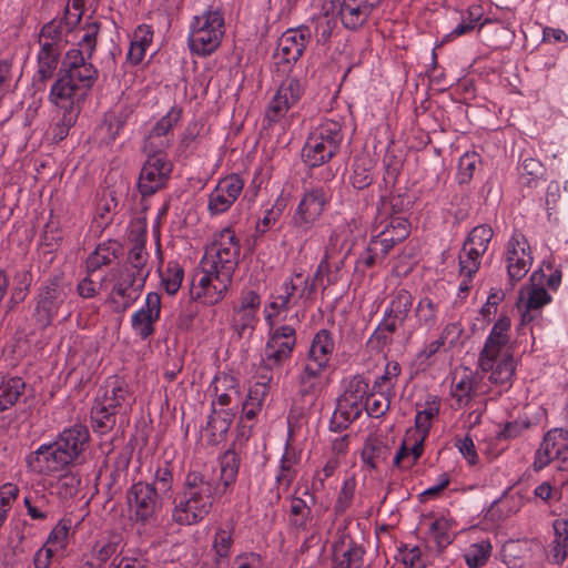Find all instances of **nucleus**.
<instances>
[{"label":"nucleus","mask_w":568,"mask_h":568,"mask_svg":"<svg viewBox=\"0 0 568 568\" xmlns=\"http://www.w3.org/2000/svg\"><path fill=\"white\" fill-rule=\"evenodd\" d=\"M295 343L293 327L284 325L275 328L265 347V359L272 365L282 364L291 356Z\"/></svg>","instance_id":"nucleus-21"},{"label":"nucleus","mask_w":568,"mask_h":568,"mask_svg":"<svg viewBox=\"0 0 568 568\" xmlns=\"http://www.w3.org/2000/svg\"><path fill=\"white\" fill-rule=\"evenodd\" d=\"M233 544L232 527L216 529L213 540V548L220 558H226Z\"/></svg>","instance_id":"nucleus-54"},{"label":"nucleus","mask_w":568,"mask_h":568,"mask_svg":"<svg viewBox=\"0 0 568 568\" xmlns=\"http://www.w3.org/2000/svg\"><path fill=\"white\" fill-rule=\"evenodd\" d=\"M221 496L214 478L201 470L185 475L181 497L175 500L172 519L179 525H195L210 515L216 498Z\"/></svg>","instance_id":"nucleus-2"},{"label":"nucleus","mask_w":568,"mask_h":568,"mask_svg":"<svg viewBox=\"0 0 568 568\" xmlns=\"http://www.w3.org/2000/svg\"><path fill=\"white\" fill-rule=\"evenodd\" d=\"M224 36V18L219 10L195 16L190 24L189 45L199 55L213 53Z\"/></svg>","instance_id":"nucleus-7"},{"label":"nucleus","mask_w":568,"mask_h":568,"mask_svg":"<svg viewBox=\"0 0 568 568\" xmlns=\"http://www.w3.org/2000/svg\"><path fill=\"white\" fill-rule=\"evenodd\" d=\"M313 292V284H310L308 277L302 273L294 274L288 281L284 282L272 297L267 305L270 312L266 314V321L272 325V317L281 311L287 310L295 294L300 297L308 296Z\"/></svg>","instance_id":"nucleus-13"},{"label":"nucleus","mask_w":568,"mask_h":568,"mask_svg":"<svg viewBox=\"0 0 568 568\" xmlns=\"http://www.w3.org/2000/svg\"><path fill=\"white\" fill-rule=\"evenodd\" d=\"M158 493L162 498H164L165 495L171 493L172 486H173V475L172 469L169 465H165L164 467H159L154 474V481L152 483Z\"/></svg>","instance_id":"nucleus-60"},{"label":"nucleus","mask_w":568,"mask_h":568,"mask_svg":"<svg viewBox=\"0 0 568 568\" xmlns=\"http://www.w3.org/2000/svg\"><path fill=\"white\" fill-rule=\"evenodd\" d=\"M79 486L80 478L77 475L64 474L58 479V494L64 499L71 498L78 493Z\"/></svg>","instance_id":"nucleus-62"},{"label":"nucleus","mask_w":568,"mask_h":568,"mask_svg":"<svg viewBox=\"0 0 568 568\" xmlns=\"http://www.w3.org/2000/svg\"><path fill=\"white\" fill-rule=\"evenodd\" d=\"M324 10L325 13L318 17V19L316 20L315 32L318 38V41L326 42L329 39L332 31L335 27L334 20L329 17V14H332V10L328 0L324 3Z\"/></svg>","instance_id":"nucleus-58"},{"label":"nucleus","mask_w":568,"mask_h":568,"mask_svg":"<svg viewBox=\"0 0 568 568\" xmlns=\"http://www.w3.org/2000/svg\"><path fill=\"white\" fill-rule=\"evenodd\" d=\"M333 348L334 342L331 334L326 329H322L314 336L307 357L327 365Z\"/></svg>","instance_id":"nucleus-34"},{"label":"nucleus","mask_w":568,"mask_h":568,"mask_svg":"<svg viewBox=\"0 0 568 568\" xmlns=\"http://www.w3.org/2000/svg\"><path fill=\"white\" fill-rule=\"evenodd\" d=\"M463 332L460 323H450L445 326L438 339L443 341L446 349H452L459 343Z\"/></svg>","instance_id":"nucleus-63"},{"label":"nucleus","mask_w":568,"mask_h":568,"mask_svg":"<svg viewBox=\"0 0 568 568\" xmlns=\"http://www.w3.org/2000/svg\"><path fill=\"white\" fill-rule=\"evenodd\" d=\"M364 549L353 540L344 536L333 546L332 568H361Z\"/></svg>","instance_id":"nucleus-24"},{"label":"nucleus","mask_w":568,"mask_h":568,"mask_svg":"<svg viewBox=\"0 0 568 568\" xmlns=\"http://www.w3.org/2000/svg\"><path fill=\"white\" fill-rule=\"evenodd\" d=\"M181 119V110L176 108H172L166 115L158 121L155 126L151 130L154 133H159L161 136H166L172 139V130L173 126L178 124Z\"/></svg>","instance_id":"nucleus-55"},{"label":"nucleus","mask_w":568,"mask_h":568,"mask_svg":"<svg viewBox=\"0 0 568 568\" xmlns=\"http://www.w3.org/2000/svg\"><path fill=\"white\" fill-rule=\"evenodd\" d=\"M64 30L65 24L61 20H52L44 24L39 36L40 47H44L48 43L50 48H60Z\"/></svg>","instance_id":"nucleus-42"},{"label":"nucleus","mask_w":568,"mask_h":568,"mask_svg":"<svg viewBox=\"0 0 568 568\" xmlns=\"http://www.w3.org/2000/svg\"><path fill=\"white\" fill-rule=\"evenodd\" d=\"M376 163L368 153L356 155L347 174L348 182L357 190L368 187L375 176Z\"/></svg>","instance_id":"nucleus-25"},{"label":"nucleus","mask_w":568,"mask_h":568,"mask_svg":"<svg viewBox=\"0 0 568 568\" xmlns=\"http://www.w3.org/2000/svg\"><path fill=\"white\" fill-rule=\"evenodd\" d=\"M121 246L115 241H108L97 246L95 251L88 257V271H97L118 258Z\"/></svg>","instance_id":"nucleus-31"},{"label":"nucleus","mask_w":568,"mask_h":568,"mask_svg":"<svg viewBox=\"0 0 568 568\" xmlns=\"http://www.w3.org/2000/svg\"><path fill=\"white\" fill-rule=\"evenodd\" d=\"M172 139L150 132L145 139L143 150L148 156H165V150L171 145Z\"/></svg>","instance_id":"nucleus-51"},{"label":"nucleus","mask_w":568,"mask_h":568,"mask_svg":"<svg viewBox=\"0 0 568 568\" xmlns=\"http://www.w3.org/2000/svg\"><path fill=\"white\" fill-rule=\"evenodd\" d=\"M506 262L511 281H520L528 273L532 256L528 241L521 233L511 235L507 245Z\"/></svg>","instance_id":"nucleus-15"},{"label":"nucleus","mask_w":568,"mask_h":568,"mask_svg":"<svg viewBox=\"0 0 568 568\" xmlns=\"http://www.w3.org/2000/svg\"><path fill=\"white\" fill-rule=\"evenodd\" d=\"M450 524L445 518H439L430 524L429 531L439 548H445L452 542V538L448 534Z\"/></svg>","instance_id":"nucleus-57"},{"label":"nucleus","mask_w":568,"mask_h":568,"mask_svg":"<svg viewBox=\"0 0 568 568\" xmlns=\"http://www.w3.org/2000/svg\"><path fill=\"white\" fill-rule=\"evenodd\" d=\"M87 60L82 50L71 49L65 53L60 77L51 88V102L67 110L84 98L98 79V70Z\"/></svg>","instance_id":"nucleus-3"},{"label":"nucleus","mask_w":568,"mask_h":568,"mask_svg":"<svg viewBox=\"0 0 568 568\" xmlns=\"http://www.w3.org/2000/svg\"><path fill=\"white\" fill-rule=\"evenodd\" d=\"M134 397L125 383L116 377L106 381L91 409V420L94 432L110 433L116 425L118 418L126 415Z\"/></svg>","instance_id":"nucleus-5"},{"label":"nucleus","mask_w":568,"mask_h":568,"mask_svg":"<svg viewBox=\"0 0 568 568\" xmlns=\"http://www.w3.org/2000/svg\"><path fill=\"white\" fill-rule=\"evenodd\" d=\"M71 286L60 277H54L40 288L36 306V320L41 327L49 326L53 318L60 313L65 312L64 318L70 315L67 307Z\"/></svg>","instance_id":"nucleus-8"},{"label":"nucleus","mask_w":568,"mask_h":568,"mask_svg":"<svg viewBox=\"0 0 568 568\" xmlns=\"http://www.w3.org/2000/svg\"><path fill=\"white\" fill-rule=\"evenodd\" d=\"M562 430H550L548 432L539 448L536 452L534 468L535 470H541L556 457L560 456L561 444L557 443V437H562Z\"/></svg>","instance_id":"nucleus-28"},{"label":"nucleus","mask_w":568,"mask_h":568,"mask_svg":"<svg viewBox=\"0 0 568 568\" xmlns=\"http://www.w3.org/2000/svg\"><path fill=\"white\" fill-rule=\"evenodd\" d=\"M413 297L410 293L404 288L394 292L386 315L389 318L398 320L403 324L412 308Z\"/></svg>","instance_id":"nucleus-35"},{"label":"nucleus","mask_w":568,"mask_h":568,"mask_svg":"<svg viewBox=\"0 0 568 568\" xmlns=\"http://www.w3.org/2000/svg\"><path fill=\"white\" fill-rule=\"evenodd\" d=\"M126 501L134 520L142 524L156 520L164 505L155 486L148 481L133 484L126 491Z\"/></svg>","instance_id":"nucleus-9"},{"label":"nucleus","mask_w":568,"mask_h":568,"mask_svg":"<svg viewBox=\"0 0 568 568\" xmlns=\"http://www.w3.org/2000/svg\"><path fill=\"white\" fill-rule=\"evenodd\" d=\"M481 256L483 254L474 247L464 244L458 255L459 275L464 276L465 280H470L480 267Z\"/></svg>","instance_id":"nucleus-36"},{"label":"nucleus","mask_w":568,"mask_h":568,"mask_svg":"<svg viewBox=\"0 0 568 568\" xmlns=\"http://www.w3.org/2000/svg\"><path fill=\"white\" fill-rule=\"evenodd\" d=\"M326 202V195L322 190L316 189L305 193L293 216L294 226L304 231L311 229L322 215Z\"/></svg>","instance_id":"nucleus-19"},{"label":"nucleus","mask_w":568,"mask_h":568,"mask_svg":"<svg viewBox=\"0 0 568 568\" xmlns=\"http://www.w3.org/2000/svg\"><path fill=\"white\" fill-rule=\"evenodd\" d=\"M510 318L500 316L494 324L483 349L479 353L478 366L481 372L489 373L488 381L496 385L510 383L516 368L510 346Z\"/></svg>","instance_id":"nucleus-4"},{"label":"nucleus","mask_w":568,"mask_h":568,"mask_svg":"<svg viewBox=\"0 0 568 568\" xmlns=\"http://www.w3.org/2000/svg\"><path fill=\"white\" fill-rule=\"evenodd\" d=\"M144 285L143 274L132 268L112 267L104 275L106 301L118 313L125 312L140 297Z\"/></svg>","instance_id":"nucleus-6"},{"label":"nucleus","mask_w":568,"mask_h":568,"mask_svg":"<svg viewBox=\"0 0 568 568\" xmlns=\"http://www.w3.org/2000/svg\"><path fill=\"white\" fill-rule=\"evenodd\" d=\"M544 165L540 161L529 158L523 162L521 179L526 180L524 183L528 187L537 186L544 176Z\"/></svg>","instance_id":"nucleus-49"},{"label":"nucleus","mask_w":568,"mask_h":568,"mask_svg":"<svg viewBox=\"0 0 568 568\" xmlns=\"http://www.w3.org/2000/svg\"><path fill=\"white\" fill-rule=\"evenodd\" d=\"M493 237V230L487 225H478L471 230L464 244L470 245L480 254L487 251L488 244Z\"/></svg>","instance_id":"nucleus-46"},{"label":"nucleus","mask_w":568,"mask_h":568,"mask_svg":"<svg viewBox=\"0 0 568 568\" xmlns=\"http://www.w3.org/2000/svg\"><path fill=\"white\" fill-rule=\"evenodd\" d=\"M220 383L222 384V386H224V388L226 387L227 389L225 393H219L215 395L216 403L220 406H230L233 403H239L241 395L234 377L227 374H222V379L220 381Z\"/></svg>","instance_id":"nucleus-47"},{"label":"nucleus","mask_w":568,"mask_h":568,"mask_svg":"<svg viewBox=\"0 0 568 568\" xmlns=\"http://www.w3.org/2000/svg\"><path fill=\"white\" fill-rule=\"evenodd\" d=\"M491 552V545L489 541H480L471 545L464 557L469 568H479L484 566Z\"/></svg>","instance_id":"nucleus-44"},{"label":"nucleus","mask_w":568,"mask_h":568,"mask_svg":"<svg viewBox=\"0 0 568 568\" xmlns=\"http://www.w3.org/2000/svg\"><path fill=\"white\" fill-rule=\"evenodd\" d=\"M161 313V297L158 293H149L145 306L135 312L131 320L134 332L143 339L153 334V324L159 320Z\"/></svg>","instance_id":"nucleus-23"},{"label":"nucleus","mask_w":568,"mask_h":568,"mask_svg":"<svg viewBox=\"0 0 568 568\" xmlns=\"http://www.w3.org/2000/svg\"><path fill=\"white\" fill-rule=\"evenodd\" d=\"M400 374V366L397 362L390 361L385 366L384 374L376 379L374 387L386 389L387 392H392L397 377Z\"/></svg>","instance_id":"nucleus-59"},{"label":"nucleus","mask_w":568,"mask_h":568,"mask_svg":"<svg viewBox=\"0 0 568 568\" xmlns=\"http://www.w3.org/2000/svg\"><path fill=\"white\" fill-rule=\"evenodd\" d=\"M232 417L233 414L229 410L213 408L205 428L212 443H219L224 438L232 423Z\"/></svg>","instance_id":"nucleus-32"},{"label":"nucleus","mask_w":568,"mask_h":568,"mask_svg":"<svg viewBox=\"0 0 568 568\" xmlns=\"http://www.w3.org/2000/svg\"><path fill=\"white\" fill-rule=\"evenodd\" d=\"M436 304L427 297L420 300L416 307L417 321L420 326H424L427 329L434 327L436 324Z\"/></svg>","instance_id":"nucleus-48"},{"label":"nucleus","mask_w":568,"mask_h":568,"mask_svg":"<svg viewBox=\"0 0 568 568\" xmlns=\"http://www.w3.org/2000/svg\"><path fill=\"white\" fill-rule=\"evenodd\" d=\"M239 467V455L234 450H226L221 457V480L224 489L235 481Z\"/></svg>","instance_id":"nucleus-37"},{"label":"nucleus","mask_w":568,"mask_h":568,"mask_svg":"<svg viewBox=\"0 0 568 568\" xmlns=\"http://www.w3.org/2000/svg\"><path fill=\"white\" fill-rule=\"evenodd\" d=\"M243 190V181L235 174L229 175L217 183L209 197V210L212 214L227 211Z\"/></svg>","instance_id":"nucleus-20"},{"label":"nucleus","mask_w":568,"mask_h":568,"mask_svg":"<svg viewBox=\"0 0 568 568\" xmlns=\"http://www.w3.org/2000/svg\"><path fill=\"white\" fill-rule=\"evenodd\" d=\"M336 151L333 144H325L320 141L317 135L311 133L303 148L302 155L307 165L315 168L329 161Z\"/></svg>","instance_id":"nucleus-27"},{"label":"nucleus","mask_w":568,"mask_h":568,"mask_svg":"<svg viewBox=\"0 0 568 568\" xmlns=\"http://www.w3.org/2000/svg\"><path fill=\"white\" fill-rule=\"evenodd\" d=\"M61 54V48H50L48 43L40 47L38 54L37 81L45 83L52 78Z\"/></svg>","instance_id":"nucleus-29"},{"label":"nucleus","mask_w":568,"mask_h":568,"mask_svg":"<svg viewBox=\"0 0 568 568\" xmlns=\"http://www.w3.org/2000/svg\"><path fill=\"white\" fill-rule=\"evenodd\" d=\"M68 454L55 443L42 445L28 457L27 463L34 473L51 475L74 462Z\"/></svg>","instance_id":"nucleus-14"},{"label":"nucleus","mask_w":568,"mask_h":568,"mask_svg":"<svg viewBox=\"0 0 568 568\" xmlns=\"http://www.w3.org/2000/svg\"><path fill=\"white\" fill-rule=\"evenodd\" d=\"M342 126L338 122L326 120L322 122L312 133L317 135L320 141L325 144H333L336 150L342 141Z\"/></svg>","instance_id":"nucleus-38"},{"label":"nucleus","mask_w":568,"mask_h":568,"mask_svg":"<svg viewBox=\"0 0 568 568\" xmlns=\"http://www.w3.org/2000/svg\"><path fill=\"white\" fill-rule=\"evenodd\" d=\"M89 440V430L82 425H74L64 429L54 442L69 457L75 460L83 452Z\"/></svg>","instance_id":"nucleus-26"},{"label":"nucleus","mask_w":568,"mask_h":568,"mask_svg":"<svg viewBox=\"0 0 568 568\" xmlns=\"http://www.w3.org/2000/svg\"><path fill=\"white\" fill-rule=\"evenodd\" d=\"M182 280L183 270L180 266L174 265L169 267L165 272V275L163 276V285L168 294H175L181 286Z\"/></svg>","instance_id":"nucleus-64"},{"label":"nucleus","mask_w":568,"mask_h":568,"mask_svg":"<svg viewBox=\"0 0 568 568\" xmlns=\"http://www.w3.org/2000/svg\"><path fill=\"white\" fill-rule=\"evenodd\" d=\"M310 40L307 28L290 29L278 39L275 57L280 62H296L303 54Z\"/></svg>","instance_id":"nucleus-22"},{"label":"nucleus","mask_w":568,"mask_h":568,"mask_svg":"<svg viewBox=\"0 0 568 568\" xmlns=\"http://www.w3.org/2000/svg\"><path fill=\"white\" fill-rule=\"evenodd\" d=\"M100 26L97 21L87 23L83 28V36L79 42L80 49L84 52L88 59H90L95 50L97 36L99 33Z\"/></svg>","instance_id":"nucleus-53"},{"label":"nucleus","mask_w":568,"mask_h":568,"mask_svg":"<svg viewBox=\"0 0 568 568\" xmlns=\"http://www.w3.org/2000/svg\"><path fill=\"white\" fill-rule=\"evenodd\" d=\"M326 364L315 362L312 358L307 357V363L305 365L304 372L302 373L300 381L303 387V392L306 393L311 388H313L316 384V381L320 374L324 371Z\"/></svg>","instance_id":"nucleus-50"},{"label":"nucleus","mask_w":568,"mask_h":568,"mask_svg":"<svg viewBox=\"0 0 568 568\" xmlns=\"http://www.w3.org/2000/svg\"><path fill=\"white\" fill-rule=\"evenodd\" d=\"M172 165L165 156H148L139 179V190L143 196L152 195L166 182Z\"/></svg>","instance_id":"nucleus-17"},{"label":"nucleus","mask_w":568,"mask_h":568,"mask_svg":"<svg viewBox=\"0 0 568 568\" xmlns=\"http://www.w3.org/2000/svg\"><path fill=\"white\" fill-rule=\"evenodd\" d=\"M240 253V239L232 229L225 227L215 233L200 268L193 274L190 288L192 298H202L210 305L223 300L239 264Z\"/></svg>","instance_id":"nucleus-1"},{"label":"nucleus","mask_w":568,"mask_h":568,"mask_svg":"<svg viewBox=\"0 0 568 568\" xmlns=\"http://www.w3.org/2000/svg\"><path fill=\"white\" fill-rule=\"evenodd\" d=\"M26 388L24 382L20 377H11L0 383V413L12 407Z\"/></svg>","instance_id":"nucleus-33"},{"label":"nucleus","mask_w":568,"mask_h":568,"mask_svg":"<svg viewBox=\"0 0 568 568\" xmlns=\"http://www.w3.org/2000/svg\"><path fill=\"white\" fill-rule=\"evenodd\" d=\"M148 253L143 243H135L128 254V262L120 265L122 268H132L143 274V278L146 280L150 270L146 267Z\"/></svg>","instance_id":"nucleus-41"},{"label":"nucleus","mask_w":568,"mask_h":568,"mask_svg":"<svg viewBox=\"0 0 568 568\" xmlns=\"http://www.w3.org/2000/svg\"><path fill=\"white\" fill-rule=\"evenodd\" d=\"M480 163V156L473 152V153H465L459 159L458 170H459V176L462 183H467L473 178L474 171L477 168V165Z\"/></svg>","instance_id":"nucleus-61"},{"label":"nucleus","mask_w":568,"mask_h":568,"mask_svg":"<svg viewBox=\"0 0 568 568\" xmlns=\"http://www.w3.org/2000/svg\"><path fill=\"white\" fill-rule=\"evenodd\" d=\"M378 233L372 239L377 242L375 250L388 252L397 243L403 242L410 232V224L404 216L389 215L377 225Z\"/></svg>","instance_id":"nucleus-18"},{"label":"nucleus","mask_w":568,"mask_h":568,"mask_svg":"<svg viewBox=\"0 0 568 568\" xmlns=\"http://www.w3.org/2000/svg\"><path fill=\"white\" fill-rule=\"evenodd\" d=\"M95 271H89V274L78 284V293L81 297L91 298L98 295L100 292L106 293V286H104V276H99L94 273Z\"/></svg>","instance_id":"nucleus-45"},{"label":"nucleus","mask_w":568,"mask_h":568,"mask_svg":"<svg viewBox=\"0 0 568 568\" xmlns=\"http://www.w3.org/2000/svg\"><path fill=\"white\" fill-rule=\"evenodd\" d=\"M378 393H373L369 396L366 395L365 409L372 417L378 418L383 416L390 406L389 393L386 389L381 388Z\"/></svg>","instance_id":"nucleus-40"},{"label":"nucleus","mask_w":568,"mask_h":568,"mask_svg":"<svg viewBox=\"0 0 568 568\" xmlns=\"http://www.w3.org/2000/svg\"><path fill=\"white\" fill-rule=\"evenodd\" d=\"M390 456V448L376 437L366 439L362 450L364 464L372 469H376L385 463Z\"/></svg>","instance_id":"nucleus-30"},{"label":"nucleus","mask_w":568,"mask_h":568,"mask_svg":"<svg viewBox=\"0 0 568 568\" xmlns=\"http://www.w3.org/2000/svg\"><path fill=\"white\" fill-rule=\"evenodd\" d=\"M473 379L468 375L455 376L452 388V396L459 405L466 404L473 393Z\"/></svg>","instance_id":"nucleus-52"},{"label":"nucleus","mask_w":568,"mask_h":568,"mask_svg":"<svg viewBox=\"0 0 568 568\" xmlns=\"http://www.w3.org/2000/svg\"><path fill=\"white\" fill-rule=\"evenodd\" d=\"M303 92L304 88L298 79L287 78L284 80L266 110V119L270 122L282 119L290 108L301 99Z\"/></svg>","instance_id":"nucleus-16"},{"label":"nucleus","mask_w":568,"mask_h":568,"mask_svg":"<svg viewBox=\"0 0 568 568\" xmlns=\"http://www.w3.org/2000/svg\"><path fill=\"white\" fill-rule=\"evenodd\" d=\"M439 413V402L437 398H433L427 402V407L423 410L417 412L415 417L416 432L425 438L432 427V422L435 416Z\"/></svg>","instance_id":"nucleus-39"},{"label":"nucleus","mask_w":568,"mask_h":568,"mask_svg":"<svg viewBox=\"0 0 568 568\" xmlns=\"http://www.w3.org/2000/svg\"><path fill=\"white\" fill-rule=\"evenodd\" d=\"M383 0H328L332 16L341 18L345 28L356 30L365 24Z\"/></svg>","instance_id":"nucleus-12"},{"label":"nucleus","mask_w":568,"mask_h":568,"mask_svg":"<svg viewBox=\"0 0 568 568\" xmlns=\"http://www.w3.org/2000/svg\"><path fill=\"white\" fill-rule=\"evenodd\" d=\"M181 119V110L176 108H172L166 115L158 121L155 126L151 130L154 133H159L161 136H166L172 139V130L173 126L178 124Z\"/></svg>","instance_id":"nucleus-56"},{"label":"nucleus","mask_w":568,"mask_h":568,"mask_svg":"<svg viewBox=\"0 0 568 568\" xmlns=\"http://www.w3.org/2000/svg\"><path fill=\"white\" fill-rule=\"evenodd\" d=\"M257 323V316L253 313L233 308L232 327L239 337L251 335Z\"/></svg>","instance_id":"nucleus-43"},{"label":"nucleus","mask_w":568,"mask_h":568,"mask_svg":"<svg viewBox=\"0 0 568 568\" xmlns=\"http://www.w3.org/2000/svg\"><path fill=\"white\" fill-rule=\"evenodd\" d=\"M544 283L545 275L542 272L536 271L531 274L529 283L520 287L516 305L521 315V324L534 321L538 316L539 310L551 301Z\"/></svg>","instance_id":"nucleus-10"},{"label":"nucleus","mask_w":568,"mask_h":568,"mask_svg":"<svg viewBox=\"0 0 568 568\" xmlns=\"http://www.w3.org/2000/svg\"><path fill=\"white\" fill-rule=\"evenodd\" d=\"M367 393L368 384L363 377L355 376L337 400V406L333 414V423L338 427H346L351 422L358 418L362 414Z\"/></svg>","instance_id":"nucleus-11"}]
</instances>
